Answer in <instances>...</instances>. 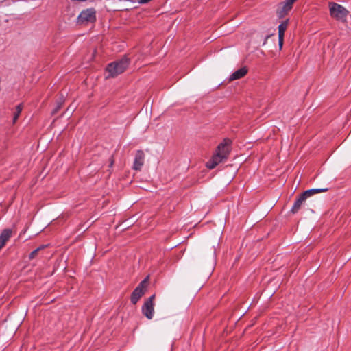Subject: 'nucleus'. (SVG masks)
Wrapping results in <instances>:
<instances>
[{"instance_id": "f257e3e1", "label": "nucleus", "mask_w": 351, "mask_h": 351, "mask_svg": "<svg viewBox=\"0 0 351 351\" xmlns=\"http://www.w3.org/2000/svg\"><path fill=\"white\" fill-rule=\"evenodd\" d=\"M130 60L126 56L110 63L107 66L108 77H114L122 73L129 66Z\"/></svg>"}, {"instance_id": "412c9836", "label": "nucleus", "mask_w": 351, "mask_h": 351, "mask_svg": "<svg viewBox=\"0 0 351 351\" xmlns=\"http://www.w3.org/2000/svg\"><path fill=\"white\" fill-rule=\"evenodd\" d=\"M119 1H129L130 2V0H118Z\"/></svg>"}, {"instance_id": "aec40b11", "label": "nucleus", "mask_w": 351, "mask_h": 351, "mask_svg": "<svg viewBox=\"0 0 351 351\" xmlns=\"http://www.w3.org/2000/svg\"><path fill=\"white\" fill-rule=\"evenodd\" d=\"M136 1L138 2V0H130V2H131V3H134V2H136Z\"/></svg>"}, {"instance_id": "ddd939ff", "label": "nucleus", "mask_w": 351, "mask_h": 351, "mask_svg": "<svg viewBox=\"0 0 351 351\" xmlns=\"http://www.w3.org/2000/svg\"><path fill=\"white\" fill-rule=\"evenodd\" d=\"M223 160L220 158L219 156L214 155L211 160H210L206 163V167L209 169H214L218 164L221 162Z\"/></svg>"}, {"instance_id": "4be33fe9", "label": "nucleus", "mask_w": 351, "mask_h": 351, "mask_svg": "<svg viewBox=\"0 0 351 351\" xmlns=\"http://www.w3.org/2000/svg\"><path fill=\"white\" fill-rule=\"evenodd\" d=\"M1 248H2V247H1V246H0V250H1Z\"/></svg>"}, {"instance_id": "f8f14e48", "label": "nucleus", "mask_w": 351, "mask_h": 351, "mask_svg": "<svg viewBox=\"0 0 351 351\" xmlns=\"http://www.w3.org/2000/svg\"><path fill=\"white\" fill-rule=\"evenodd\" d=\"M247 73L246 67H242L234 71L230 77V80H238L243 77Z\"/></svg>"}, {"instance_id": "5701e85b", "label": "nucleus", "mask_w": 351, "mask_h": 351, "mask_svg": "<svg viewBox=\"0 0 351 351\" xmlns=\"http://www.w3.org/2000/svg\"><path fill=\"white\" fill-rule=\"evenodd\" d=\"M294 2L296 1V0H293Z\"/></svg>"}, {"instance_id": "1a4fd4ad", "label": "nucleus", "mask_w": 351, "mask_h": 351, "mask_svg": "<svg viewBox=\"0 0 351 351\" xmlns=\"http://www.w3.org/2000/svg\"><path fill=\"white\" fill-rule=\"evenodd\" d=\"M289 20H285L281 22V23L278 25V45L280 49H282L283 45L284 40V34L285 32L287 29L288 25Z\"/></svg>"}, {"instance_id": "4468645a", "label": "nucleus", "mask_w": 351, "mask_h": 351, "mask_svg": "<svg viewBox=\"0 0 351 351\" xmlns=\"http://www.w3.org/2000/svg\"><path fill=\"white\" fill-rule=\"evenodd\" d=\"M327 191H328V188L311 189H308V190L305 191L304 192L302 193V194H303V196H305L306 198H307L314 194H316V193H318L320 192H325Z\"/></svg>"}, {"instance_id": "39448f33", "label": "nucleus", "mask_w": 351, "mask_h": 351, "mask_svg": "<svg viewBox=\"0 0 351 351\" xmlns=\"http://www.w3.org/2000/svg\"><path fill=\"white\" fill-rule=\"evenodd\" d=\"M155 298V295H152L149 297L147 300L144 302L142 306V313L148 319H152L154 313V300Z\"/></svg>"}, {"instance_id": "6e6552de", "label": "nucleus", "mask_w": 351, "mask_h": 351, "mask_svg": "<svg viewBox=\"0 0 351 351\" xmlns=\"http://www.w3.org/2000/svg\"><path fill=\"white\" fill-rule=\"evenodd\" d=\"M145 161V154L142 150H138L136 152L134 163H133V169L134 170H141Z\"/></svg>"}, {"instance_id": "f03ea898", "label": "nucleus", "mask_w": 351, "mask_h": 351, "mask_svg": "<svg viewBox=\"0 0 351 351\" xmlns=\"http://www.w3.org/2000/svg\"><path fill=\"white\" fill-rule=\"evenodd\" d=\"M329 9L331 16L340 21H346L349 13L343 6L333 2L329 3Z\"/></svg>"}, {"instance_id": "9b49d317", "label": "nucleus", "mask_w": 351, "mask_h": 351, "mask_svg": "<svg viewBox=\"0 0 351 351\" xmlns=\"http://www.w3.org/2000/svg\"><path fill=\"white\" fill-rule=\"evenodd\" d=\"M12 233V230L9 228H6L2 230L0 234V246L3 247L5 245L6 241H8L11 237Z\"/></svg>"}, {"instance_id": "6ab92c4d", "label": "nucleus", "mask_w": 351, "mask_h": 351, "mask_svg": "<svg viewBox=\"0 0 351 351\" xmlns=\"http://www.w3.org/2000/svg\"><path fill=\"white\" fill-rule=\"evenodd\" d=\"M151 0H138V3L141 4L147 3L149 2Z\"/></svg>"}, {"instance_id": "0eeeda50", "label": "nucleus", "mask_w": 351, "mask_h": 351, "mask_svg": "<svg viewBox=\"0 0 351 351\" xmlns=\"http://www.w3.org/2000/svg\"><path fill=\"white\" fill-rule=\"evenodd\" d=\"M293 3L294 1L293 0H285L282 3V6L280 7L277 11L278 17L283 18L287 15L288 12L291 10Z\"/></svg>"}, {"instance_id": "9d476101", "label": "nucleus", "mask_w": 351, "mask_h": 351, "mask_svg": "<svg viewBox=\"0 0 351 351\" xmlns=\"http://www.w3.org/2000/svg\"><path fill=\"white\" fill-rule=\"evenodd\" d=\"M306 199L305 196H303V194H300V195L295 200L293 205L291 207V211L293 213H296L301 208L302 205Z\"/></svg>"}, {"instance_id": "423d86ee", "label": "nucleus", "mask_w": 351, "mask_h": 351, "mask_svg": "<svg viewBox=\"0 0 351 351\" xmlns=\"http://www.w3.org/2000/svg\"><path fill=\"white\" fill-rule=\"evenodd\" d=\"M147 278L142 280L139 285L134 289L131 295V302L134 304H136L141 297L144 294L145 283Z\"/></svg>"}, {"instance_id": "dca6fc26", "label": "nucleus", "mask_w": 351, "mask_h": 351, "mask_svg": "<svg viewBox=\"0 0 351 351\" xmlns=\"http://www.w3.org/2000/svg\"><path fill=\"white\" fill-rule=\"evenodd\" d=\"M42 248H43V247H38V248H36V250H33V251L29 254V259H33V258L36 256V254L38 253V252L40 249H42Z\"/></svg>"}, {"instance_id": "a211bd4d", "label": "nucleus", "mask_w": 351, "mask_h": 351, "mask_svg": "<svg viewBox=\"0 0 351 351\" xmlns=\"http://www.w3.org/2000/svg\"><path fill=\"white\" fill-rule=\"evenodd\" d=\"M272 34H268V35H266L264 38V40H263V46H264L266 43H267V40H268L269 38H270V36H271Z\"/></svg>"}, {"instance_id": "2eb2a0df", "label": "nucleus", "mask_w": 351, "mask_h": 351, "mask_svg": "<svg viewBox=\"0 0 351 351\" xmlns=\"http://www.w3.org/2000/svg\"><path fill=\"white\" fill-rule=\"evenodd\" d=\"M23 109V104H19L16 106L15 112H14L13 123H16Z\"/></svg>"}, {"instance_id": "f3484780", "label": "nucleus", "mask_w": 351, "mask_h": 351, "mask_svg": "<svg viewBox=\"0 0 351 351\" xmlns=\"http://www.w3.org/2000/svg\"><path fill=\"white\" fill-rule=\"evenodd\" d=\"M64 101V99L62 97V98L60 99V100L57 103V107L56 108V111H57L58 109H60L61 108Z\"/></svg>"}, {"instance_id": "20e7f679", "label": "nucleus", "mask_w": 351, "mask_h": 351, "mask_svg": "<svg viewBox=\"0 0 351 351\" xmlns=\"http://www.w3.org/2000/svg\"><path fill=\"white\" fill-rule=\"evenodd\" d=\"M77 19L79 23L95 22L96 21V11L93 8L84 10L79 14Z\"/></svg>"}, {"instance_id": "7ed1b4c3", "label": "nucleus", "mask_w": 351, "mask_h": 351, "mask_svg": "<svg viewBox=\"0 0 351 351\" xmlns=\"http://www.w3.org/2000/svg\"><path fill=\"white\" fill-rule=\"evenodd\" d=\"M232 141L228 138H225L219 144L215 155L219 156L222 160L227 158L230 152V145Z\"/></svg>"}]
</instances>
